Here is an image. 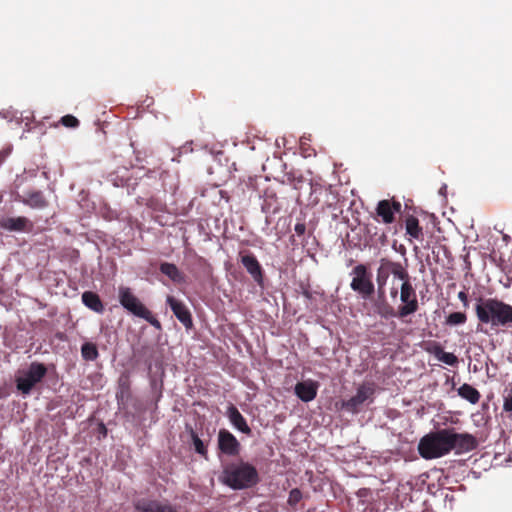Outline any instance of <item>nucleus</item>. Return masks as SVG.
Instances as JSON below:
<instances>
[{
  "mask_svg": "<svg viewBox=\"0 0 512 512\" xmlns=\"http://www.w3.org/2000/svg\"><path fill=\"white\" fill-rule=\"evenodd\" d=\"M475 314L480 324L489 325L492 330L512 328V305L497 298L479 297Z\"/></svg>",
  "mask_w": 512,
  "mask_h": 512,
  "instance_id": "f257e3e1",
  "label": "nucleus"
},
{
  "mask_svg": "<svg viewBox=\"0 0 512 512\" xmlns=\"http://www.w3.org/2000/svg\"><path fill=\"white\" fill-rule=\"evenodd\" d=\"M219 481L234 490H242L258 484L259 474L257 469L248 462L232 461L222 465Z\"/></svg>",
  "mask_w": 512,
  "mask_h": 512,
  "instance_id": "f03ea898",
  "label": "nucleus"
},
{
  "mask_svg": "<svg viewBox=\"0 0 512 512\" xmlns=\"http://www.w3.org/2000/svg\"><path fill=\"white\" fill-rule=\"evenodd\" d=\"M449 428L440 429L423 436L418 444V451L426 460L440 458L452 451Z\"/></svg>",
  "mask_w": 512,
  "mask_h": 512,
  "instance_id": "7ed1b4c3",
  "label": "nucleus"
},
{
  "mask_svg": "<svg viewBox=\"0 0 512 512\" xmlns=\"http://www.w3.org/2000/svg\"><path fill=\"white\" fill-rule=\"evenodd\" d=\"M119 302L131 314L146 320L156 329H161L160 321L151 311L132 293L129 287H119Z\"/></svg>",
  "mask_w": 512,
  "mask_h": 512,
  "instance_id": "20e7f679",
  "label": "nucleus"
},
{
  "mask_svg": "<svg viewBox=\"0 0 512 512\" xmlns=\"http://www.w3.org/2000/svg\"><path fill=\"white\" fill-rule=\"evenodd\" d=\"M47 374V368L43 363L32 362L28 370L16 377V387L23 395H29L34 386L40 383Z\"/></svg>",
  "mask_w": 512,
  "mask_h": 512,
  "instance_id": "39448f33",
  "label": "nucleus"
},
{
  "mask_svg": "<svg viewBox=\"0 0 512 512\" xmlns=\"http://www.w3.org/2000/svg\"><path fill=\"white\" fill-rule=\"evenodd\" d=\"M352 274L351 289L357 292L363 299H369L375 292V286L372 281V274L367 266L364 264L355 266Z\"/></svg>",
  "mask_w": 512,
  "mask_h": 512,
  "instance_id": "423d86ee",
  "label": "nucleus"
},
{
  "mask_svg": "<svg viewBox=\"0 0 512 512\" xmlns=\"http://www.w3.org/2000/svg\"><path fill=\"white\" fill-rule=\"evenodd\" d=\"M400 300L403 305L398 307V318H405L414 314L419 309L416 291L411 282L402 283L400 289Z\"/></svg>",
  "mask_w": 512,
  "mask_h": 512,
  "instance_id": "0eeeda50",
  "label": "nucleus"
},
{
  "mask_svg": "<svg viewBox=\"0 0 512 512\" xmlns=\"http://www.w3.org/2000/svg\"><path fill=\"white\" fill-rule=\"evenodd\" d=\"M375 393L374 383H363L357 388V392L350 399L342 402V408L351 413H358L361 406Z\"/></svg>",
  "mask_w": 512,
  "mask_h": 512,
  "instance_id": "6e6552de",
  "label": "nucleus"
},
{
  "mask_svg": "<svg viewBox=\"0 0 512 512\" xmlns=\"http://www.w3.org/2000/svg\"><path fill=\"white\" fill-rule=\"evenodd\" d=\"M452 450L456 453H464L474 450L478 443L476 438L469 433H457L453 428H449Z\"/></svg>",
  "mask_w": 512,
  "mask_h": 512,
  "instance_id": "1a4fd4ad",
  "label": "nucleus"
},
{
  "mask_svg": "<svg viewBox=\"0 0 512 512\" xmlns=\"http://www.w3.org/2000/svg\"><path fill=\"white\" fill-rule=\"evenodd\" d=\"M167 304L170 306L173 314L184 325L186 329L193 327L192 315L187 306L173 296H167Z\"/></svg>",
  "mask_w": 512,
  "mask_h": 512,
  "instance_id": "9d476101",
  "label": "nucleus"
},
{
  "mask_svg": "<svg viewBox=\"0 0 512 512\" xmlns=\"http://www.w3.org/2000/svg\"><path fill=\"white\" fill-rule=\"evenodd\" d=\"M134 506L139 512H177L176 507L169 502L155 499L142 498Z\"/></svg>",
  "mask_w": 512,
  "mask_h": 512,
  "instance_id": "9b49d317",
  "label": "nucleus"
},
{
  "mask_svg": "<svg viewBox=\"0 0 512 512\" xmlns=\"http://www.w3.org/2000/svg\"><path fill=\"white\" fill-rule=\"evenodd\" d=\"M218 448L229 456H236L240 452V443L228 430L221 429L218 433Z\"/></svg>",
  "mask_w": 512,
  "mask_h": 512,
  "instance_id": "f8f14e48",
  "label": "nucleus"
},
{
  "mask_svg": "<svg viewBox=\"0 0 512 512\" xmlns=\"http://www.w3.org/2000/svg\"><path fill=\"white\" fill-rule=\"evenodd\" d=\"M34 225L24 216L3 217L0 219V228L10 232H31Z\"/></svg>",
  "mask_w": 512,
  "mask_h": 512,
  "instance_id": "ddd939ff",
  "label": "nucleus"
},
{
  "mask_svg": "<svg viewBox=\"0 0 512 512\" xmlns=\"http://www.w3.org/2000/svg\"><path fill=\"white\" fill-rule=\"evenodd\" d=\"M401 203L399 201L381 200L378 202L376 207V214L382 219L385 224H391L394 222L395 213L401 211Z\"/></svg>",
  "mask_w": 512,
  "mask_h": 512,
  "instance_id": "4468645a",
  "label": "nucleus"
},
{
  "mask_svg": "<svg viewBox=\"0 0 512 512\" xmlns=\"http://www.w3.org/2000/svg\"><path fill=\"white\" fill-rule=\"evenodd\" d=\"M31 209L43 210L49 206V201L40 190H29L24 195H18L16 198Z\"/></svg>",
  "mask_w": 512,
  "mask_h": 512,
  "instance_id": "2eb2a0df",
  "label": "nucleus"
},
{
  "mask_svg": "<svg viewBox=\"0 0 512 512\" xmlns=\"http://www.w3.org/2000/svg\"><path fill=\"white\" fill-rule=\"evenodd\" d=\"M240 261L255 282H263V270L257 258L250 252L240 253Z\"/></svg>",
  "mask_w": 512,
  "mask_h": 512,
  "instance_id": "dca6fc26",
  "label": "nucleus"
},
{
  "mask_svg": "<svg viewBox=\"0 0 512 512\" xmlns=\"http://www.w3.org/2000/svg\"><path fill=\"white\" fill-rule=\"evenodd\" d=\"M318 383L312 380L298 382L295 385L294 392L303 402H310L317 396Z\"/></svg>",
  "mask_w": 512,
  "mask_h": 512,
  "instance_id": "f3484780",
  "label": "nucleus"
},
{
  "mask_svg": "<svg viewBox=\"0 0 512 512\" xmlns=\"http://www.w3.org/2000/svg\"><path fill=\"white\" fill-rule=\"evenodd\" d=\"M391 274L390 260L387 258H381L379 261V267L377 269L376 282L378 286V296L379 298L384 297L385 286L387 284V280Z\"/></svg>",
  "mask_w": 512,
  "mask_h": 512,
  "instance_id": "a211bd4d",
  "label": "nucleus"
},
{
  "mask_svg": "<svg viewBox=\"0 0 512 512\" xmlns=\"http://www.w3.org/2000/svg\"><path fill=\"white\" fill-rule=\"evenodd\" d=\"M227 417L229 418V421L231 424L241 431L244 434L250 435L251 434V428L248 426L246 419L242 416V414L239 412L237 407L233 404H230L227 408L226 412Z\"/></svg>",
  "mask_w": 512,
  "mask_h": 512,
  "instance_id": "6ab92c4d",
  "label": "nucleus"
},
{
  "mask_svg": "<svg viewBox=\"0 0 512 512\" xmlns=\"http://www.w3.org/2000/svg\"><path fill=\"white\" fill-rule=\"evenodd\" d=\"M83 304L92 311L102 314L105 310L99 295L92 291H85L81 296Z\"/></svg>",
  "mask_w": 512,
  "mask_h": 512,
  "instance_id": "aec40b11",
  "label": "nucleus"
},
{
  "mask_svg": "<svg viewBox=\"0 0 512 512\" xmlns=\"http://www.w3.org/2000/svg\"><path fill=\"white\" fill-rule=\"evenodd\" d=\"M405 229L406 233L411 238L417 240L423 239V229L419 224V220L415 216L409 215L405 218Z\"/></svg>",
  "mask_w": 512,
  "mask_h": 512,
  "instance_id": "412c9836",
  "label": "nucleus"
},
{
  "mask_svg": "<svg viewBox=\"0 0 512 512\" xmlns=\"http://www.w3.org/2000/svg\"><path fill=\"white\" fill-rule=\"evenodd\" d=\"M159 270L175 283L184 282V275L173 263L163 262L160 264Z\"/></svg>",
  "mask_w": 512,
  "mask_h": 512,
  "instance_id": "4be33fe9",
  "label": "nucleus"
},
{
  "mask_svg": "<svg viewBox=\"0 0 512 512\" xmlns=\"http://www.w3.org/2000/svg\"><path fill=\"white\" fill-rule=\"evenodd\" d=\"M431 353L441 362L449 366H457L459 360L457 356L451 352H446L440 345H435Z\"/></svg>",
  "mask_w": 512,
  "mask_h": 512,
  "instance_id": "5701e85b",
  "label": "nucleus"
},
{
  "mask_svg": "<svg viewBox=\"0 0 512 512\" xmlns=\"http://www.w3.org/2000/svg\"><path fill=\"white\" fill-rule=\"evenodd\" d=\"M375 311L376 313L385 319L390 317H398V309L395 310L386 300L385 296L383 298L378 297V301L375 303Z\"/></svg>",
  "mask_w": 512,
  "mask_h": 512,
  "instance_id": "b1692460",
  "label": "nucleus"
},
{
  "mask_svg": "<svg viewBox=\"0 0 512 512\" xmlns=\"http://www.w3.org/2000/svg\"><path fill=\"white\" fill-rule=\"evenodd\" d=\"M458 395L469 401L471 404H476L480 400L479 391L467 383H464L458 388Z\"/></svg>",
  "mask_w": 512,
  "mask_h": 512,
  "instance_id": "393cba45",
  "label": "nucleus"
},
{
  "mask_svg": "<svg viewBox=\"0 0 512 512\" xmlns=\"http://www.w3.org/2000/svg\"><path fill=\"white\" fill-rule=\"evenodd\" d=\"M81 355L86 361H94L98 358L99 353L94 343L86 342L81 347Z\"/></svg>",
  "mask_w": 512,
  "mask_h": 512,
  "instance_id": "a878e982",
  "label": "nucleus"
},
{
  "mask_svg": "<svg viewBox=\"0 0 512 512\" xmlns=\"http://www.w3.org/2000/svg\"><path fill=\"white\" fill-rule=\"evenodd\" d=\"M391 274L396 278L403 281V283L410 282V277L407 270L399 262L390 260Z\"/></svg>",
  "mask_w": 512,
  "mask_h": 512,
  "instance_id": "bb28decb",
  "label": "nucleus"
},
{
  "mask_svg": "<svg viewBox=\"0 0 512 512\" xmlns=\"http://www.w3.org/2000/svg\"><path fill=\"white\" fill-rule=\"evenodd\" d=\"M190 435L195 451L201 456H203L205 459H207L208 451L203 441L198 437L197 433L194 430H191Z\"/></svg>",
  "mask_w": 512,
  "mask_h": 512,
  "instance_id": "cd10ccee",
  "label": "nucleus"
},
{
  "mask_svg": "<svg viewBox=\"0 0 512 512\" xmlns=\"http://www.w3.org/2000/svg\"><path fill=\"white\" fill-rule=\"evenodd\" d=\"M467 315L463 312L450 313L446 318V324L448 325H462L466 323Z\"/></svg>",
  "mask_w": 512,
  "mask_h": 512,
  "instance_id": "c85d7f7f",
  "label": "nucleus"
},
{
  "mask_svg": "<svg viewBox=\"0 0 512 512\" xmlns=\"http://www.w3.org/2000/svg\"><path fill=\"white\" fill-rule=\"evenodd\" d=\"M303 495L300 489L294 488L289 492V497L287 500V504L293 509L296 510L297 504L302 500Z\"/></svg>",
  "mask_w": 512,
  "mask_h": 512,
  "instance_id": "c756f323",
  "label": "nucleus"
},
{
  "mask_svg": "<svg viewBox=\"0 0 512 512\" xmlns=\"http://www.w3.org/2000/svg\"><path fill=\"white\" fill-rule=\"evenodd\" d=\"M119 389L120 391L117 393V398L118 399H123L124 396H128L129 394V389H130V382H129V379L128 377H121L120 380H119Z\"/></svg>",
  "mask_w": 512,
  "mask_h": 512,
  "instance_id": "7c9ffc66",
  "label": "nucleus"
},
{
  "mask_svg": "<svg viewBox=\"0 0 512 512\" xmlns=\"http://www.w3.org/2000/svg\"><path fill=\"white\" fill-rule=\"evenodd\" d=\"M60 123L68 128H76L79 126V120L73 115H65L60 119Z\"/></svg>",
  "mask_w": 512,
  "mask_h": 512,
  "instance_id": "2f4dec72",
  "label": "nucleus"
},
{
  "mask_svg": "<svg viewBox=\"0 0 512 512\" xmlns=\"http://www.w3.org/2000/svg\"><path fill=\"white\" fill-rule=\"evenodd\" d=\"M294 231L298 236H302L306 232V225L304 222H298L296 223L294 227Z\"/></svg>",
  "mask_w": 512,
  "mask_h": 512,
  "instance_id": "473e14b6",
  "label": "nucleus"
},
{
  "mask_svg": "<svg viewBox=\"0 0 512 512\" xmlns=\"http://www.w3.org/2000/svg\"><path fill=\"white\" fill-rule=\"evenodd\" d=\"M504 410L512 412V393L504 400Z\"/></svg>",
  "mask_w": 512,
  "mask_h": 512,
  "instance_id": "72a5a7b5",
  "label": "nucleus"
},
{
  "mask_svg": "<svg viewBox=\"0 0 512 512\" xmlns=\"http://www.w3.org/2000/svg\"><path fill=\"white\" fill-rule=\"evenodd\" d=\"M458 298H459V300L463 303V306H464L465 308H466V307H468L469 302H468V296H467L466 292H464V291H460V292L458 293Z\"/></svg>",
  "mask_w": 512,
  "mask_h": 512,
  "instance_id": "f704fd0d",
  "label": "nucleus"
},
{
  "mask_svg": "<svg viewBox=\"0 0 512 512\" xmlns=\"http://www.w3.org/2000/svg\"><path fill=\"white\" fill-rule=\"evenodd\" d=\"M396 295H397V289L393 288V289L391 290V296H392V297H395Z\"/></svg>",
  "mask_w": 512,
  "mask_h": 512,
  "instance_id": "c9c22d12",
  "label": "nucleus"
}]
</instances>
